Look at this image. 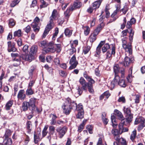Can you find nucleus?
Returning <instances> with one entry per match:
<instances>
[{
    "label": "nucleus",
    "mask_w": 145,
    "mask_h": 145,
    "mask_svg": "<svg viewBox=\"0 0 145 145\" xmlns=\"http://www.w3.org/2000/svg\"><path fill=\"white\" fill-rule=\"evenodd\" d=\"M144 123H142L141 125H139L138 128V130L140 131L141 130L143 127L145 126V121H144Z\"/></svg>",
    "instance_id": "obj_61"
},
{
    "label": "nucleus",
    "mask_w": 145,
    "mask_h": 145,
    "mask_svg": "<svg viewBox=\"0 0 145 145\" xmlns=\"http://www.w3.org/2000/svg\"><path fill=\"white\" fill-rule=\"evenodd\" d=\"M126 83L125 82L124 80L121 79L119 81L118 85H119L121 87H125L126 86Z\"/></svg>",
    "instance_id": "obj_33"
},
{
    "label": "nucleus",
    "mask_w": 145,
    "mask_h": 145,
    "mask_svg": "<svg viewBox=\"0 0 145 145\" xmlns=\"http://www.w3.org/2000/svg\"><path fill=\"white\" fill-rule=\"evenodd\" d=\"M26 125L27 128L28 130V132L29 133H30L32 128V125L31 122L30 121H27Z\"/></svg>",
    "instance_id": "obj_40"
},
{
    "label": "nucleus",
    "mask_w": 145,
    "mask_h": 145,
    "mask_svg": "<svg viewBox=\"0 0 145 145\" xmlns=\"http://www.w3.org/2000/svg\"><path fill=\"white\" fill-rule=\"evenodd\" d=\"M81 107H82V109L83 110V106L82 105V104L81 103H80L78 104V105H77V106L76 108V110L78 111V112L81 111Z\"/></svg>",
    "instance_id": "obj_62"
},
{
    "label": "nucleus",
    "mask_w": 145,
    "mask_h": 145,
    "mask_svg": "<svg viewBox=\"0 0 145 145\" xmlns=\"http://www.w3.org/2000/svg\"><path fill=\"white\" fill-rule=\"evenodd\" d=\"M70 107H71V109L76 110V108L77 106V104L74 102H71H71H70Z\"/></svg>",
    "instance_id": "obj_41"
},
{
    "label": "nucleus",
    "mask_w": 145,
    "mask_h": 145,
    "mask_svg": "<svg viewBox=\"0 0 145 145\" xmlns=\"http://www.w3.org/2000/svg\"><path fill=\"white\" fill-rule=\"evenodd\" d=\"M56 131L58 133V136L60 138H62L67 131V128L65 127L57 128Z\"/></svg>",
    "instance_id": "obj_7"
},
{
    "label": "nucleus",
    "mask_w": 145,
    "mask_h": 145,
    "mask_svg": "<svg viewBox=\"0 0 145 145\" xmlns=\"http://www.w3.org/2000/svg\"><path fill=\"white\" fill-rule=\"evenodd\" d=\"M21 0H13L12 1L10 5V6L12 7H13L16 5H18Z\"/></svg>",
    "instance_id": "obj_26"
},
{
    "label": "nucleus",
    "mask_w": 145,
    "mask_h": 145,
    "mask_svg": "<svg viewBox=\"0 0 145 145\" xmlns=\"http://www.w3.org/2000/svg\"><path fill=\"white\" fill-rule=\"evenodd\" d=\"M70 10H71V7L69 9H67V10L64 12L65 15L67 19H68V18L69 17L70 14Z\"/></svg>",
    "instance_id": "obj_52"
},
{
    "label": "nucleus",
    "mask_w": 145,
    "mask_h": 145,
    "mask_svg": "<svg viewBox=\"0 0 145 145\" xmlns=\"http://www.w3.org/2000/svg\"><path fill=\"white\" fill-rule=\"evenodd\" d=\"M121 145H127L126 141L123 138H120L119 140V142Z\"/></svg>",
    "instance_id": "obj_51"
},
{
    "label": "nucleus",
    "mask_w": 145,
    "mask_h": 145,
    "mask_svg": "<svg viewBox=\"0 0 145 145\" xmlns=\"http://www.w3.org/2000/svg\"><path fill=\"white\" fill-rule=\"evenodd\" d=\"M114 112L116 113V116L117 118L120 120H121V122L123 123L124 122V121H123V117L121 113L118 110H115Z\"/></svg>",
    "instance_id": "obj_15"
},
{
    "label": "nucleus",
    "mask_w": 145,
    "mask_h": 145,
    "mask_svg": "<svg viewBox=\"0 0 145 145\" xmlns=\"http://www.w3.org/2000/svg\"><path fill=\"white\" fill-rule=\"evenodd\" d=\"M71 99L67 98L64 103V105L62 106V108L63 110V112L66 114H68L71 111V108L70 107Z\"/></svg>",
    "instance_id": "obj_3"
},
{
    "label": "nucleus",
    "mask_w": 145,
    "mask_h": 145,
    "mask_svg": "<svg viewBox=\"0 0 145 145\" xmlns=\"http://www.w3.org/2000/svg\"><path fill=\"white\" fill-rule=\"evenodd\" d=\"M102 1L103 0H99L94 2L92 4V6L93 7V8L95 10L98 8L99 7Z\"/></svg>",
    "instance_id": "obj_13"
},
{
    "label": "nucleus",
    "mask_w": 145,
    "mask_h": 145,
    "mask_svg": "<svg viewBox=\"0 0 145 145\" xmlns=\"http://www.w3.org/2000/svg\"><path fill=\"white\" fill-rule=\"evenodd\" d=\"M131 62V59L127 57H126L124 59V65L125 66H128Z\"/></svg>",
    "instance_id": "obj_19"
},
{
    "label": "nucleus",
    "mask_w": 145,
    "mask_h": 145,
    "mask_svg": "<svg viewBox=\"0 0 145 145\" xmlns=\"http://www.w3.org/2000/svg\"><path fill=\"white\" fill-rule=\"evenodd\" d=\"M99 139L97 145H102V140L104 139V137L103 135H101L99 136Z\"/></svg>",
    "instance_id": "obj_39"
},
{
    "label": "nucleus",
    "mask_w": 145,
    "mask_h": 145,
    "mask_svg": "<svg viewBox=\"0 0 145 145\" xmlns=\"http://www.w3.org/2000/svg\"><path fill=\"white\" fill-rule=\"evenodd\" d=\"M84 76L88 82L90 83V84L92 85L93 84L95 83V81L89 76L87 75V74H84Z\"/></svg>",
    "instance_id": "obj_20"
},
{
    "label": "nucleus",
    "mask_w": 145,
    "mask_h": 145,
    "mask_svg": "<svg viewBox=\"0 0 145 145\" xmlns=\"http://www.w3.org/2000/svg\"><path fill=\"white\" fill-rule=\"evenodd\" d=\"M128 8L127 5H125L124 6L123 8L122 9L121 11H122L123 13L125 14L128 10Z\"/></svg>",
    "instance_id": "obj_63"
},
{
    "label": "nucleus",
    "mask_w": 145,
    "mask_h": 145,
    "mask_svg": "<svg viewBox=\"0 0 145 145\" xmlns=\"http://www.w3.org/2000/svg\"><path fill=\"white\" fill-rule=\"evenodd\" d=\"M50 116V117H52L50 122V124L52 125H54L56 123V119L57 118V117L55 115L53 114H51Z\"/></svg>",
    "instance_id": "obj_31"
},
{
    "label": "nucleus",
    "mask_w": 145,
    "mask_h": 145,
    "mask_svg": "<svg viewBox=\"0 0 145 145\" xmlns=\"http://www.w3.org/2000/svg\"><path fill=\"white\" fill-rule=\"evenodd\" d=\"M111 119L112 123V126L113 127H116L117 125V124L116 123V119L114 116H111Z\"/></svg>",
    "instance_id": "obj_42"
},
{
    "label": "nucleus",
    "mask_w": 145,
    "mask_h": 145,
    "mask_svg": "<svg viewBox=\"0 0 145 145\" xmlns=\"http://www.w3.org/2000/svg\"><path fill=\"white\" fill-rule=\"evenodd\" d=\"M48 128V126L46 125L44 126V127L42 131V136L43 137H45L47 135L48 132L47 131V130Z\"/></svg>",
    "instance_id": "obj_44"
},
{
    "label": "nucleus",
    "mask_w": 145,
    "mask_h": 145,
    "mask_svg": "<svg viewBox=\"0 0 145 145\" xmlns=\"http://www.w3.org/2000/svg\"><path fill=\"white\" fill-rule=\"evenodd\" d=\"M34 59V54H33L30 53H29V55L23 54L20 58V59H18L16 58L14 59L15 61H16L17 63H16V64H15V63H14V66H18L20 64V61L22 59L23 60H25L26 61H28L30 62Z\"/></svg>",
    "instance_id": "obj_1"
},
{
    "label": "nucleus",
    "mask_w": 145,
    "mask_h": 145,
    "mask_svg": "<svg viewBox=\"0 0 145 145\" xmlns=\"http://www.w3.org/2000/svg\"><path fill=\"white\" fill-rule=\"evenodd\" d=\"M82 87L81 88L79 86L78 87L77 89V92L75 94L76 96H78L81 95L82 93Z\"/></svg>",
    "instance_id": "obj_32"
},
{
    "label": "nucleus",
    "mask_w": 145,
    "mask_h": 145,
    "mask_svg": "<svg viewBox=\"0 0 145 145\" xmlns=\"http://www.w3.org/2000/svg\"><path fill=\"white\" fill-rule=\"evenodd\" d=\"M46 47L47 48L43 49V52L46 53L48 52H54L56 51L54 48V43L52 42L47 43Z\"/></svg>",
    "instance_id": "obj_5"
},
{
    "label": "nucleus",
    "mask_w": 145,
    "mask_h": 145,
    "mask_svg": "<svg viewBox=\"0 0 145 145\" xmlns=\"http://www.w3.org/2000/svg\"><path fill=\"white\" fill-rule=\"evenodd\" d=\"M36 99L34 98H31L29 102L28 103L29 108L32 110H34L35 109V103L36 102Z\"/></svg>",
    "instance_id": "obj_9"
},
{
    "label": "nucleus",
    "mask_w": 145,
    "mask_h": 145,
    "mask_svg": "<svg viewBox=\"0 0 145 145\" xmlns=\"http://www.w3.org/2000/svg\"><path fill=\"white\" fill-rule=\"evenodd\" d=\"M120 68L118 64H115L114 67V71L115 74H118L120 71Z\"/></svg>",
    "instance_id": "obj_27"
},
{
    "label": "nucleus",
    "mask_w": 145,
    "mask_h": 145,
    "mask_svg": "<svg viewBox=\"0 0 145 145\" xmlns=\"http://www.w3.org/2000/svg\"><path fill=\"white\" fill-rule=\"evenodd\" d=\"M134 33V31L131 29H130V32L129 33V39L130 41V43H131L132 41L133 38V36Z\"/></svg>",
    "instance_id": "obj_36"
},
{
    "label": "nucleus",
    "mask_w": 145,
    "mask_h": 145,
    "mask_svg": "<svg viewBox=\"0 0 145 145\" xmlns=\"http://www.w3.org/2000/svg\"><path fill=\"white\" fill-rule=\"evenodd\" d=\"M81 108V111L78 112V114L77 115L76 117L77 118L82 119L84 117V110Z\"/></svg>",
    "instance_id": "obj_24"
},
{
    "label": "nucleus",
    "mask_w": 145,
    "mask_h": 145,
    "mask_svg": "<svg viewBox=\"0 0 145 145\" xmlns=\"http://www.w3.org/2000/svg\"><path fill=\"white\" fill-rule=\"evenodd\" d=\"M57 12L56 10L54 9L52 11L51 16L50 17V22L53 21L57 17Z\"/></svg>",
    "instance_id": "obj_14"
},
{
    "label": "nucleus",
    "mask_w": 145,
    "mask_h": 145,
    "mask_svg": "<svg viewBox=\"0 0 145 145\" xmlns=\"http://www.w3.org/2000/svg\"><path fill=\"white\" fill-rule=\"evenodd\" d=\"M15 24L14 21L13 19H11L9 20V25L10 26H13Z\"/></svg>",
    "instance_id": "obj_58"
},
{
    "label": "nucleus",
    "mask_w": 145,
    "mask_h": 145,
    "mask_svg": "<svg viewBox=\"0 0 145 145\" xmlns=\"http://www.w3.org/2000/svg\"><path fill=\"white\" fill-rule=\"evenodd\" d=\"M93 86L91 84H90L89 83L87 85V89L88 88L89 91L90 93H94V90L93 89Z\"/></svg>",
    "instance_id": "obj_35"
},
{
    "label": "nucleus",
    "mask_w": 145,
    "mask_h": 145,
    "mask_svg": "<svg viewBox=\"0 0 145 145\" xmlns=\"http://www.w3.org/2000/svg\"><path fill=\"white\" fill-rule=\"evenodd\" d=\"M144 121H145L144 119L142 117H139L137 118L135 122V125L139 123L140 124L142 123H144Z\"/></svg>",
    "instance_id": "obj_17"
},
{
    "label": "nucleus",
    "mask_w": 145,
    "mask_h": 145,
    "mask_svg": "<svg viewBox=\"0 0 145 145\" xmlns=\"http://www.w3.org/2000/svg\"><path fill=\"white\" fill-rule=\"evenodd\" d=\"M126 117L127 121L128 122H129L132 121L133 117L132 114H131L129 115H126Z\"/></svg>",
    "instance_id": "obj_48"
},
{
    "label": "nucleus",
    "mask_w": 145,
    "mask_h": 145,
    "mask_svg": "<svg viewBox=\"0 0 145 145\" xmlns=\"http://www.w3.org/2000/svg\"><path fill=\"white\" fill-rule=\"evenodd\" d=\"M69 63L71 65V66L69 68L70 70L74 69L77 66L78 64V62L76 60V57L74 55L70 59Z\"/></svg>",
    "instance_id": "obj_8"
},
{
    "label": "nucleus",
    "mask_w": 145,
    "mask_h": 145,
    "mask_svg": "<svg viewBox=\"0 0 145 145\" xmlns=\"http://www.w3.org/2000/svg\"><path fill=\"white\" fill-rule=\"evenodd\" d=\"M59 29L58 28H56L55 29V32L54 34L53 37L52 39L54 40L55 39V38L57 36V35L58 33Z\"/></svg>",
    "instance_id": "obj_57"
},
{
    "label": "nucleus",
    "mask_w": 145,
    "mask_h": 145,
    "mask_svg": "<svg viewBox=\"0 0 145 145\" xmlns=\"http://www.w3.org/2000/svg\"><path fill=\"white\" fill-rule=\"evenodd\" d=\"M40 8L46 7L49 5V4L45 2L44 0H40Z\"/></svg>",
    "instance_id": "obj_23"
},
{
    "label": "nucleus",
    "mask_w": 145,
    "mask_h": 145,
    "mask_svg": "<svg viewBox=\"0 0 145 145\" xmlns=\"http://www.w3.org/2000/svg\"><path fill=\"white\" fill-rule=\"evenodd\" d=\"M40 140V139L38 136H37L34 133V141L35 143V144L37 143L38 141Z\"/></svg>",
    "instance_id": "obj_60"
},
{
    "label": "nucleus",
    "mask_w": 145,
    "mask_h": 145,
    "mask_svg": "<svg viewBox=\"0 0 145 145\" xmlns=\"http://www.w3.org/2000/svg\"><path fill=\"white\" fill-rule=\"evenodd\" d=\"M28 103L27 102H24L22 106L23 110L24 111L27 110L28 109Z\"/></svg>",
    "instance_id": "obj_34"
},
{
    "label": "nucleus",
    "mask_w": 145,
    "mask_h": 145,
    "mask_svg": "<svg viewBox=\"0 0 145 145\" xmlns=\"http://www.w3.org/2000/svg\"><path fill=\"white\" fill-rule=\"evenodd\" d=\"M8 45V52H15L16 49L14 47L15 43L14 42L12 43L10 41L8 42H7Z\"/></svg>",
    "instance_id": "obj_11"
},
{
    "label": "nucleus",
    "mask_w": 145,
    "mask_h": 145,
    "mask_svg": "<svg viewBox=\"0 0 145 145\" xmlns=\"http://www.w3.org/2000/svg\"><path fill=\"white\" fill-rule=\"evenodd\" d=\"M112 50L111 54L114 55L115 53V47L114 44L109 45L108 43L105 44L102 48V51L103 53L106 52L109 49Z\"/></svg>",
    "instance_id": "obj_4"
},
{
    "label": "nucleus",
    "mask_w": 145,
    "mask_h": 145,
    "mask_svg": "<svg viewBox=\"0 0 145 145\" xmlns=\"http://www.w3.org/2000/svg\"><path fill=\"white\" fill-rule=\"evenodd\" d=\"M35 69V68L33 66L31 67L28 72L30 76H31L32 75L33 71Z\"/></svg>",
    "instance_id": "obj_59"
},
{
    "label": "nucleus",
    "mask_w": 145,
    "mask_h": 145,
    "mask_svg": "<svg viewBox=\"0 0 145 145\" xmlns=\"http://www.w3.org/2000/svg\"><path fill=\"white\" fill-rule=\"evenodd\" d=\"M91 48V46H88L87 47H84L83 50V52L84 54H87Z\"/></svg>",
    "instance_id": "obj_46"
},
{
    "label": "nucleus",
    "mask_w": 145,
    "mask_h": 145,
    "mask_svg": "<svg viewBox=\"0 0 145 145\" xmlns=\"http://www.w3.org/2000/svg\"><path fill=\"white\" fill-rule=\"evenodd\" d=\"M123 111L126 114V115H129L131 113V110L130 108H126L124 107Z\"/></svg>",
    "instance_id": "obj_50"
},
{
    "label": "nucleus",
    "mask_w": 145,
    "mask_h": 145,
    "mask_svg": "<svg viewBox=\"0 0 145 145\" xmlns=\"http://www.w3.org/2000/svg\"><path fill=\"white\" fill-rule=\"evenodd\" d=\"M54 62L55 64L56 65H59L60 64V61L59 58H55L54 59Z\"/></svg>",
    "instance_id": "obj_64"
},
{
    "label": "nucleus",
    "mask_w": 145,
    "mask_h": 145,
    "mask_svg": "<svg viewBox=\"0 0 145 145\" xmlns=\"http://www.w3.org/2000/svg\"><path fill=\"white\" fill-rule=\"evenodd\" d=\"M13 103V102L12 101H9L5 105L6 109L7 110H9L12 106Z\"/></svg>",
    "instance_id": "obj_29"
},
{
    "label": "nucleus",
    "mask_w": 145,
    "mask_h": 145,
    "mask_svg": "<svg viewBox=\"0 0 145 145\" xmlns=\"http://www.w3.org/2000/svg\"><path fill=\"white\" fill-rule=\"evenodd\" d=\"M82 3L80 2H75L73 5L71 7V10H72L75 8H80L82 6Z\"/></svg>",
    "instance_id": "obj_16"
},
{
    "label": "nucleus",
    "mask_w": 145,
    "mask_h": 145,
    "mask_svg": "<svg viewBox=\"0 0 145 145\" xmlns=\"http://www.w3.org/2000/svg\"><path fill=\"white\" fill-rule=\"evenodd\" d=\"M102 120L104 124L106 125L108 121L107 117L106 116L105 113H103L102 114Z\"/></svg>",
    "instance_id": "obj_21"
},
{
    "label": "nucleus",
    "mask_w": 145,
    "mask_h": 145,
    "mask_svg": "<svg viewBox=\"0 0 145 145\" xmlns=\"http://www.w3.org/2000/svg\"><path fill=\"white\" fill-rule=\"evenodd\" d=\"M5 139L3 141V143L5 145H11L12 144L11 139L7 138Z\"/></svg>",
    "instance_id": "obj_22"
},
{
    "label": "nucleus",
    "mask_w": 145,
    "mask_h": 145,
    "mask_svg": "<svg viewBox=\"0 0 145 145\" xmlns=\"http://www.w3.org/2000/svg\"><path fill=\"white\" fill-rule=\"evenodd\" d=\"M40 20L39 18L36 17L34 19L33 22L32 23L31 25L33 30L35 32H38L40 28L38 26Z\"/></svg>",
    "instance_id": "obj_6"
},
{
    "label": "nucleus",
    "mask_w": 145,
    "mask_h": 145,
    "mask_svg": "<svg viewBox=\"0 0 145 145\" xmlns=\"http://www.w3.org/2000/svg\"><path fill=\"white\" fill-rule=\"evenodd\" d=\"M56 48L55 49L56 51L57 52H60L61 50V45L60 44H56L55 45Z\"/></svg>",
    "instance_id": "obj_54"
},
{
    "label": "nucleus",
    "mask_w": 145,
    "mask_h": 145,
    "mask_svg": "<svg viewBox=\"0 0 145 145\" xmlns=\"http://www.w3.org/2000/svg\"><path fill=\"white\" fill-rule=\"evenodd\" d=\"M80 84L82 86V89L85 91H87V85L89 83H86L84 78L82 77L80 78L79 80Z\"/></svg>",
    "instance_id": "obj_10"
},
{
    "label": "nucleus",
    "mask_w": 145,
    "mask_h": 145,
    "mask_svg": "<svg viewBox=\"0 0 145 145\" xmlns=\"http://www.w3.org/2000/svg\"><path fill=\"white\" fill-rule=\"evenodd\" d=\"M115 77L113 80L116 84H118L119 81L120 80V76L118 74H115Z\"/></svg>",
    "instance_id": "obj_28"
},
{
    "label": "nucleus",
    "mask_w": 145,
    "mask_h": 145,
    "mask_svg": "<svg viewBox=\"0 0 145 145\" xmlns=\"http://www.w3.org/2000/svg\"><path fill=\"white\" fill-rule=\"evenodd\" d=\"M127 37H125L123 38L122 39V46L125 51V54H127L131 55L132 52V49L131 46L130 44L127 43Z\"/></svg>",
    "instance_id": "obj_2"
},
{
    "label": "nucleus",
    "mask_w": 145,
    "mask_h": 145,
    "mask_svg": "<svg viewBox=\"0 0 145 145\" xmlns=\"http://www.w3.org/2000/svg\"><path fill=\"white\" fill-rule=\"evenodd\" d=\"M86 128L88 130L89 133L92 134L93 133V126H92L91 125H87L86 127Z\"/></svg>",
    "instance_id": "obj_55"
},
{
    "label": "nucleus",
    "mask_w": 145,
    "mask_h": 145,
    "mask_svg": "<svg viewBox=\"0 0 145 145\" xmlns=\"http://www.w3.org/2000/svg\"><path fill=\"white\" fill-rule=\"evenodd\" d=\"M26 95L23 89L20 90L18 92L17 95L18 99L24 100L25 98Z\"/></svg>",
    "instance_id": "obj_12"
},
{
    "label": "nucleus",
    "mask_w": 145,
    "mask_h": 145,
    "mask_svg": "<svg viewBox=\"0 0 145 145\" xmlns=\"http://www.w3.org/2000/svg\"><path fill=\"white\" fill-rule=\"evenodd\" d=\"M97 35L95 33H93L91 35L89 38V40L90 42H93L96 40Z\"/></svg>",
    "instance_id": "obj_25"
},
{
    "label": "nucleus",
    "mask_w": 145,
    "mask_h": 145,
    "mask_svg": "<svg viewBox=\"0 0 145 145\" xmlns=\"http://www.w3.org/2000/svg\"><path fill=\"white\" fill-rule=\"evenodd\" d=\"M84 30V33L85 35H88L90 32L89 28L88 26L84 27H83Z\"/></svg>",
    "instance_id": "obj_45"
},
{
    "label": "nucleus",
    "mask_w": 145,
    "mask_h": 145,
    "mask_svg": "<svg viewBox=\"0 0 145 145\" xmlns=\"http://www.w3.org/2000/svg\"><path fill=\"white\" fill-rule=\"evenodd\" d=\"M49 22V24H47L45 28V29L49 30V31H50L53 27V21L50 22V20Z\"/></svg>",
    "instance_id": "obj_37"
},
{
    "label": "nucleus",
    "mask_w": 145,
    "mask_h": 145,
    "mask_svg": "<svg viewBox=\"0 0 145 145\" xmlns=\"http://www.w3.org/2000/svg\"><path fill=\"white\" fill-rule=\"evenodd\" d=\"M119 133L121 134L123 131V125L122 123H120L119 125Z\"/></svg>",
    "instance_id": "obj_53"
},
{
    "label": "nucleus",
    "mask_w": 145,
    "mask_h": 145,
    "mask_svg": "<svg viewBox=\"0 0 145 145\" xmlns=\"http://www.w3.org/2000/svg\"><path fill=\"white\" fill-rule=\"evenodd\" d=\"M64 33L66 36L69 37L72 34V31H71L69 30L68 29L66 28L65 30Z\"/></svg>",
    "instance_id": "obj_38"
},
{
    "label": "nucleus",
    "mask_w": 145,
    "mask_h": 145,
    "mask_svg": "<svg viewBox=\"0 0 145 145\" xmlns=\"http://www.w3.org/2000/svg\"><path fill=\"white\" fill-rule=\"evenodd\" d=\"M104 26V24L102 22L101 24H100L97 26V29L95 30V33L97 34H98L100 31L103 28Z\"/></svg>",
    "instance_id": "obj_18"
},
{
    "label": "nucleus",
    "mask_w": 145,
    "mask_h": 145,
    "mask_svg": "<svg viewBox=\"0 0 145 145\" xmlns=\"http://www.w3.org/2000/svg\"><path fill=\"white\" fill-rule=\"evenodd\" d=\"M37 49V46H33L31 47L30 53L34 55L36 53Z\"/></svg>",
    "instance_id": "obj_30"
},
{
    "label": "nucleus",
    "mask_w": 145,
    "mask_h": 145,
    "mask_svg": "<svg viewBox=\"0 0 145 145\" xmlns=\"http://www.w3.org/2000/svg\"><path fill=\"white\" fill-rule=\"evenodd\" d=\"M55 128L53 126H50L49 127V134H53L54 132Z\"/></svg>",
    "instance_id": "obj_56"
},
{
    "label": "nucleus",
    "mask_w": 145,
    "mask_h": 145,
    "mask_svg": "<svg viewBox=\"0 0 145 145\" xmlns=\"http://www.w3.org/2000/svg\"><path fill=\"white\" fill-rule=\"evenodd\" d=\"M136 132L137 131L135 129L132 132L130 137V139L132 141L133 140L136 138L137 134Z\"/></svg>",
    "instance_id": "obj_43"
},
{
    "label": "nucleus",
    "mask_w": 145,
    "mask_h": 145,
    "mask_svg": "<svg viewBox=\"0 0 145 145\" xmlns=\"http://www.w3.org/2000/svg\"><path fill=\"white\" fill-rule=\"evenodd\" d=\"M34 91L31 88H28L26 91V94L27 95H31L33 94Z\"/></svg>",
    "instance_id": "obj_47"
},
{
    "label": "nucleus",
    "mask_w": 145,
    "mask_h": 145,
    "mask_svg": "<svg viewBox=\"0 0 145 145\" xmlns=\"http://www.w3.org/2000/svg\"><path fill=\"white\" fill-rule=\"evenodd\" d=\"M21 34L22 32L21 30L19 29L14 32V37H19L21 36Z\"/></svg>",
    "instance_id": "obj_49"
}]
</instances>
